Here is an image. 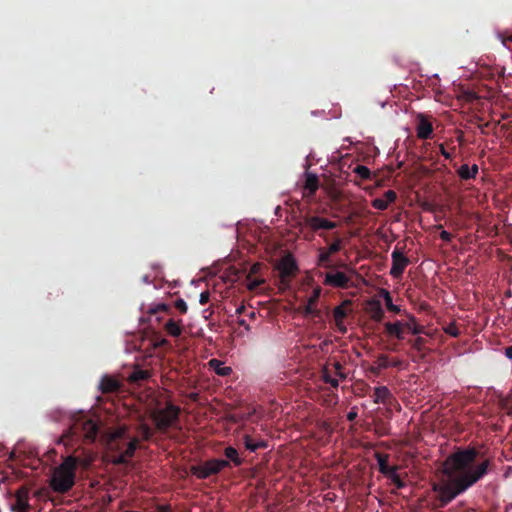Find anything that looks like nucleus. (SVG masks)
Masks as SVG:
<instances>
[{
    "label": "nucleus",
    "instance_id": "1",
    "mask_svg": "<svg viewBox=\"0 0 512 512\" xmlns=\"http://www.w3.org/2000/svg\"><path fill=\"white\" fill-rule=\"evenodd\" d=\"M478 456L479 451L476 448L468 447L456 450L445 459L443 474L448 479L432 486L439 502L437 507H445L488 473L492 461L485 458L476 464Z\"/></svg>",
    "mask_w": 512,
    "mask_h": 512
},
{
    "label": "nucleus",
    "instance_id": "2",
    "mask_svg": "<svg viewBox=\"0 0 512 512\" xmlns=\"http://www.w3.org/2000/svg\"><path fill=\"white\" fill-rule=\"evenodd\" d=\"M99 426L86 413L79 412L72 416L71 424L61 436L60 442L66 446L93 443L98 435Z\"/></svg>",
    "mask_w": 512,
    "mask_h": 512
},
{
    "label": "nucleus",
    "instance_id": "3",
    "mask_svg": "<svg viewBox=\"0 0 512 512\" xmlns=\"http://www.w3.org/2000/svg\"><path fill=\"white\" fill-rule=\"evenodd\" d=\"M126 426H119L110 432L108 447L117 454L113 456L112 462L116 465H125L135 454L138 447V439L130 438Z\"/></svg>",
    "mask_w": 512,
    "mask_h": 512
},
{
    "label": "nucleus",
    "instance_id": "4",
    "mask_svg": "<svg viewBox=\"0 0 512 512\" xmlns=\"http://www.w3.org/2000/svg\"><path fill=\"white\" fill-rule=\"evenodd\" d=\"M77 459L68 456L58 467L55 468L50 486L57 493L68 492L75 483V470Z\"/></svg>",
    "mask_w": 512,
    "mask_h": 512
},
{
    "label": "nucleus",
    "instance_id": "5",
    "mask_svg": "<svg viewBox=\"0 0 512 512\" xmlns=\"http://www.w3.org/2000/svg\"><path fill=\"white\" fill-rule=\"evenodd\" d=\"M298 226L302 231L308 229L311 232V237L306 236V239H312L314 234H317L328 243L330 238L325 231L337 228L338 223L318 215L305 214L299 221Z\"/></svg>",
    "mask_w": 512,
    "mask_h": 512
},
{
    "label": "nucleus",
    "instance_id": "6",
    "mask_svg": "<svg viewBox=\"0 0 512 512\" xmlns=\"http://www.w3.org/2000/svg\"><path fill=\"white\" fill-rule=\"evenodd\" d=\"M180 408L171 402H168L164 408L155 409L151 413V418L156 429L165 432L174 426L179 420Z\"/></svg>",
    "mask_w": 512,
    "mask_h": 512
},
{
    "label": "nucleus",
    "instance_id": "7",
    "mask_svg": "<svg viewBox=\"0 0 512 512\" xmlns=\"http://www.w3.org/2000/svg\"><path fill=\"white\" fill-rule=\"evenodd\" d=\"M275 269L278 272L279 285L286 289L290 287L292 279L298 272V266L291 254L283 256L276 264Z\"/></svg>",
    "mask_w": 512,
    "mask_h": 512
},
{
    "label": "nucleus",
    "instance_id": "8",
    "mask_svg": "<svg viewBox=\"0 0 512 512\" xmlns=\"http://www.w3.org/2000/svg\"><path fill=\"white\" fill-rule=\"evenodd\" d=\"M230 467V461L221 459H210L203 464L192 466L191 473L198 479H206L216 475L225 468Z\"/></svg>",
    "mask_w": 512,
    "mask_h": 512
},
{
    "label": "nucleus",
    "instance_id": "9",
    "mask_svg": "<svg viewBox=\"0 0 512 512\" xmlns=\"http://www.w3.org/2000/svg\"><path fill=\"white\" fill-rule=\"evenodd\" d=\"M391 259L392 266L390 269V275L393 278L398 279L403 275L405 268L410 264V260L398 248H395L391 253Z\"/></svg>",
    "mask_w": 512,
    "mask_h": 512
},
{
    "label": "nucleus",
    "instance_id": "10",
    "mask_svg": "<svg viewBox=\"0 0 512 512\" xmlns=\"http://www.w3.org/2000/svg\"><path fill=\"white\" fill-rule=\"evenodd\" d=\"M11 509L14 512H30L31 505L29 504V489L26 486H21L14 495V502L11 503Z\"/></svg>",
    "mask_w": 512,
    "mask_h": 512
},
{
    "label": "nucleus",
    "instance_id": "11",
    "mask_svg": "<svg viewBox=\"0 0 512 512\" xmlns=\"http://www.w3.org/2000/svg\"><path fill=\"white\" fill-rule=\"evenodd\" d=\"M433 125L430 117L423 113L416 115V134L419 139L427 140L433 135Z\"/></svg>",
    "mask_w": 512,
    "mask_h": 512
},
{
    "label": "nucleus",
    "instance_id": "12",
    "mask_svg": "<svg viewBox=\"0 0 512 512\" xmlns=\"http://www.w3.org/2000/svg\"><path fill=\"white\" fill-rule=\"evenodd\" d=\"M350 279L343 272L326 273L324 278V285L331 286L334 288H347L349 286Z\"/></svg>",
    "mask_w": 512,
    "mask_h": 512
},
{
    "label": "nucleus",
    "instance_id": "13",
    "mask_svg": "<svg viewBox=\"0 0 512 512\" xmlns=\"http://www.w3.org/2000/svg\"><path fill=\"white\" fill-rule=\"evenodd\" d=\"M372 397L376 404L391 405L395 401L393 394L387 386L375 387Z\"/></svg>",
    "mask_w": 512,
    "mask_h": 512
},
{
    "label": "nucleus",
    "instance_id": "14",
    "mask_svg": "<svg viewBox=\"0 0 512 512\" xmlns=\"http://www.w3.org/2000/svg\"><path fill=\"white\" fill-rule=\"evenodd\" d=\"M397 199V194L394 190H387L384 193L383 198H375L372 200L371 205L373 208L384 211L388 208V206L395 202Z\"/></svg>",
    "mask_w": 512,
    "mask_h": 512
},
{
    "label": "nucleus",
    "instance_id": "15",
    "mask_svg": "<svg viewBox=\"0 0 512 512\" xmlns=\"http://www.w3.org/2000/svg\"><path fill=\"white\" fill-rule=\"evenodd\" d=\"M303 188H304V193H303L304 197L313 198L319 188V179H318L317 175L312 174V173H307Z\"/></svg>",
    "mask_w": 512,
    "mask_h": 512
},
{
    "label": "nucleus",
    "instance_id": "16",
    "mask_svg": "<svg viewBox=\"0 0 512 512\" xmlns=\"http://www.w3.org/2000/svg\"><path fill=\"white\" fill-rule=\"evenodd\" d=\"M121 386V383L116 378L105 375L101 379L99 388L102 393L108 394L119 391Z\"/></svg>",
    "mask_w": 512,
    "mask_h": 512
},
{
    "label": "nucleus",
    "instance_id": "17",
    "mask_svg": "<svg viewBox=\"0 0 512 512\" xmlns=\"http://www.w3.org/2000/svg\"><path fill=\"white\" fill-rule=\"evenodd\" d=\"M224 456L226 457L225 460L230 461V467L235 466L239 467L243 464L244 459L240 456L237 449H235L232 446H228L224 449Z\"/></svg>",
    "mask_w": 512,
    "mask_h": 512
},
{
    "label": "nucleus",
    "instance_id": "18",
    "mask_svg": "<svg viewBox=\"0 0 512 512\" xmlns=\"http://www.w3.org/2000/svg\"><path fill=\"white\" fill-rule=\"evenodd\" d=\"M385 330L389 336L396 337L398 340H403L405 338L403 323L400 321H396L394 323L387 322L385 324Z\"/></svg>",
    "mask_w": 512,
    "mask_h": 512
},
{
    "label": "nucleus",
    "instance_id": "19",
    "mask_svg": "<svg viewBox=\"0 0 512 512\" xmlns=\"http://www.w3.org/2000/svg\"><path fill=\"white\" fill-rule=\"evenodd\" d=\"M243 443L247 450L256 452L258 449L267 448L268 443L264 440H254L250 435L245 434L243 436Z\"/></svg>",
    "mask_w": 512,
    "mask_h": 512
},
{
    "label": "nucleus",
    "instance_id": "20",
    "mask_svg": "<svg viewBox=\"0 0 512 512\" xmlns=\"http://www.w3.org/2000/svg\"><path fill=\"white\" fill-rule=\"evenodd\" d=\"M369 314L371 319L376 322H380L384 318V310L378 300H374L369 304Z\"/></svg>",
    "mask_w": 512,
    "mask_h": 512
},
{
    "label": "nucleus",
    "instance_id": "21",
    "mask_svg": "<svg viewBox=\"0 0 512 512\" xmlns=\"http://www.w3.org/2000/svg\"><path fill=\"white\" fill-rule=\"evenodd\" d=\"M332 255L327 251L326 248L321 247L318 249L317 265L325 268H333L331 261Z\"/></svg>",
    "mask_w": 512,
    "mask_h": 512
},
{
    "label": "nucleus",
    "instance_id": "22",
    "mask_svg": "<svg viewBox=\"0 0 512 512\" xmlns=\"http://www.w3.org/2000/svg\"><path fill=\"white\" fill-rule=\"evenodd\" d=\"M209 365L219 376H228L232 373V369L228 366H224L220 360L211 359Z\"/></svg>",
    "mask_w": 512,
    "mask_h": 512
},
{
    "label": "nucleus",
    "instance_id": "23",
    "mask_svg": "<svg viewBox=\"0 0 512 512\" xmlns=\"http://www.w3.org/2000/svg\"><path fill=\"white\" fill-rule=\"evenodd\" d=\"M166 332L173 337H178L182 333V327L179 322L170 318L164 325Z\"/></svg>",
    "mask_w": 512,
    "mask_h": 512
},
{
    "label": "nucleus",
    "instance_id": "24",
    "mask_svg": "<svg viewBox=\"0 0 512 512\" xmlns=\"http://www.w3.org/2000/svg\"><path fill=\"white\" fill-rule=\"evenodd\" d=\"M377 462H378V466H379V471L387 476L388 474H390L395 468H397V466H389L388 464V455H381V454H378L377 455Z\"/></svg>",
    "mask_w": 512,
    "mask_h": 512
},
{
    "label": "nucleus",
    "instance_id": "25",
    "mask_svg": "<svg viewBox=\"0 0 512 512\" xmlns=\"http://www.w3.org/2000/svg\"><path fill=\"white\" fill-rule=\"evenodd\" d=\"M343 248V239L338 233L333 234V241L326 247L327 251L333 256Z\"/></svg>",
    "mask_w": 512,
    "mask_h": 512
},
{
    "label": "nucleus",
    "instance_id": "26",
    "mask_svg": "<svg viewBox=\"0 0 512 512\" xmlns=\"http://www.w3.org/2000/svg\"><path fill=\"white\" fill-rule=\"evenodd\" d=\"M149 377L150 372L148 370L137 368L130 374L129 381L133 383H139L147 380Z\"/></svg>",
    "mask_w": 512,
    "mask_h": 512
},
{
    "label": "nucleus",
    "instance_id": "27",
    "mask_svg": "<svg viewBox=\"0 0 512 512\" xmlns=\"http://www.w3.org/2000/svg\"><path fill=\"white\" fill-rule=\"evenodd\" d=\"M380 293L385 301L387 309L394 313H400V307L393 304L390 292L386 289H382Z\"/></svg>",
    "mask_w": 512,
    "mask_h": 512
},
{
    "label": "nucleus",
    "instance_id": "28",
    "mask_svg": "<svg viewBox=\"0 0 512 512\" xmlns=\"http://www.w3.org/2000/svg\"><path fill=\"white\" fill-rule=\"evenodd\" d=\"M403 328L410 331L413 335H420L424 332V327L416 323L415 317H411V322L403 324Z\"/></svg>",
    "mask_w": 512,
    "mask_h": 512
},
{
    "label": "nucleus",
    "instance_id": "29",
    "mask_svg": "<svg viewBox=\"0 0 512 512\" xmlns=\"http://www.w3.org/2000/svg\"><path fill=\"white\" fill-rule=\"evenodd\" d=\"M353 172L356 174L358 178L361 180H370L371 179V171L368 167L364 165H357Z\"/></svg>",
    "mask_w": 512,
    "mask_h": 512
},
{
    "label": "nucleus",
    "instance_id": "30",
    "mask_svg": "<svg viewBox=\"0 0 512 512\" xmlns=\"http://www.w3.org/2000/svg\"><path fill=\"white\" fill-rule=\"evenodd\" d=\"M321 378L325 383L330 384L333 388H337L339 386L338 380L330 375L327 367L322 369Z\"/></svg>",
    "mask_w": 512,
    "mask_h": 512
},
{
    "label": "nucleus",
    "instance_id": "31",
    "mask_svg": "<svg viewBox=\"0 0 512 512\" xmlns=\"http://www.w3.org/2000/svg\"><path fill=\"white\" fill-rule=\"evenodd\" d=\"M264 279L262 278H253L251 274L247 276V288L250 291L256 290L259 286L264 283Z\"/></svg>",
    "mask_w": 512,
    "mask_h": 512
},
{
    "label": "nucleus",
    "instance_id": "32",
    "mask_svg": "<svg viewBox=\"0 0 512 512\" xmlns=\"http://www.w3.org/2000/svg\"><path fill=\"white\" fill-rule=\"evenodd\" d=\"M397 469L398 468H395L390 474L387 475V477L393 482L397 489H402L405 487V482L397 474Z\"/></svg>",
    "mask_w": 512,
    "mask_h": 512
},
{
    "label": "nucleus",
    "instance_id": "33",
    "mask_svg": "<svg viewBox=\"0 0 512 512\" xmlns=\"http://www.w3.org/2000/svg\"><path fill=\"white\" fill-rule=\"evenodd\" d=\"M347 312L343 305L336 306L333 309V317L335 322H341L346 317Z\"/></svg>",
    "mask_w": 512,
    "mask_h": 512
},
{
    "label": "nucleus",
    "instance_id": "34",
    "mask_svg": "<svg viewBox=\"0 0 512 512\" xmlns=\"http://www.w3.org/2000/svg\"><path fill=\"white\" fill-rule=\"evenodd\" d=\"M457 174L458 176L462 179V180H470V179H473L472 177V174L469 170V165L468 164H463L459 167V169L457 170Z\"/></svg>",
    "mask_w": 512,
    "mask_h": 512
},
{
    "label": "nucleus",
    "instance_id": "35",
    "mask_svg": "<svg viewBox=\"0 0 512 512\" xmlns=\"http://www.w3.org/2000/svg\"><path fill=\"white\" fill-rule=\"evenodd\" d=\"M138 431L141 438L145 441L149 440L153 435L151 428L147 424H141Z\"/></svg>",
    "mask_w": 512,
    "mask_h": 512
},
{
    "label": "nucleus",
    "instance_id": "36",
    "mask_svg": "<svg viewBox=\"0 0 512 512\" xmlns=\"http://www.w3.org/2000/svg\"><path fill=\"white\" fill-rule=\"evenodd\" d=\"M446 334L452 337H458L460 334L459 328L455 323H450L444 328Z\"/></svg>",
    "mask_w": 512,
    "mask_h": 512
},
{
    "label": "nucleus",
    "instance_id": "37",
    "mask_svg": "<svg viewBox=\"0 0 512 512\" xmlns=\"http://www.w3.org/2000/svg\"><path fill=\"white\" fill-rule=\"evenodd\" d=\"M315 305L307 302V304L303 306H299L298 311L305 317L308 318L310 314L312 313Z\"/></svg>",
    "mask_w": 512,
    "mask_h": 512
},
{
    "label": "nucleus",
    "instance_id": "38",
    "mask_svg": "<svg viewBox=\"0 0 512 512\" xmlns=\"http://www.w3.org/2000/svg\"><path fill=\"white\" fill-rule=\"evenodd\" d=\"M320 294H321V288L320 287L315 288L313 290L312 294L310 295V297L308 298L307 302H309V303H311V304L316 306L317 303H318Z\"/></svg>",
    "mask_w": 512,
    "mask_h": 512
},
{
    "label": "nucleus",
    "instance_id": "39",
    "mask_svg": "<svg viewBox=\"0 0 512 512\" xmlns=\"http://www.w3.org/2000/svg\"><path fill=\"white\" fill-rule=\"evenodd\" d=\"M175 308L182 314H185L188 310L186 302L181 298L175 301Z\"/></svg>",
    "mask_w": 512,
    "mask_h": 512
},
{
    "label": "nucleus",
    "instance_id": "40",
    "mask_svg": "<svg viewBox=\"0 0 512 512\" xmlns=\"http://www.w3.org/2000/svg\"><path fill=\"white\" fill-rule=\"evenodd\" d=\"M377 362L380 369H386L389 367L388 357L384 354L378 357Z\"/></svg>",
    "mask_w": 512,
    "mask_h": 512
},
{
    "label": "nucleus",
    "instance_id": "41",
    "mask_svg": "<svg viewBox=\"0 0 512 512\" xmlns=\"http://www.w3.org/2000/svg\"><path fill=\"white\" fill-rule=\"evenodd\" d=\"M310 318L311 320H314V321H320L322 319V312L321 310H319L316 306L314 307L312 313L310 314V316L308 317Z\"/></svg>",
    "mask_w": 512,
    "mask_h": 512
},
{
    "label": "nucleus",
    "instance_id": "42",
    "mask_svg": "<svg viewBox=\"0 0 512 512\" xmlns=\"http://www.w3.org/2000/svg\"><path fill=\"white\" fill-rule=\"evenodd\" d=\"M357 417H358V408L356 406H354L347 413V420L350 422H353Z\"/></svg>",
    "mask_w": 512,
    "mask_h": 512
},
{
    "label": "nucleus",
    "instance_id": "43",
    "mask_svg": "<svg viewBox=\"0 0 512 512\" xmlns=\"http://www.w3.org/2000/svg\"><path fill=\"white\" fill-rule=\"evenodd\" d=\"M333 367H334V369H335L336 374H337L340 378L344 379V378H345V375H344V373H343V366H342V364H341L340 362L336 361V362H334V363H333Z\"/></svg>",
    "mask_w": 512,
    "mask_h": 512
},
{
    "label": "nucleus",
    "instance_id": "44",
    "mask_svg": "<svg viewBox=\"0 0 512 512\" xmlns=\"http://www.w3.org/2000/svg\"><path fill=\"white\" fill-rule=\"evenodd\" d=\"M424 344H425V339H424V338H422V337H417V338L413 341L412 346H413L415 349H417V350H419V351H420V350L423 348Z\"/></svg>",
    "mask_w": 512,
    "mask_h": 512
},
{
    "label": "nucleus",
    "instance_id": "45",
    "mask_svg": "<svg viewBox=\"0 0 512 512\" xmlns=\"http://www.w3.org/2000/svg\"><path fill=\"white\" fill-rule=\"evenodd\" d=\"M167 310H168V307L166 305L159 304L156 307L150 309V314L151 315H156V314H158L161 311H167Z\"/></svg>",
    "mask_w": 512,
    "mask_h": 512
},
{
    "label": "nucleus",
    "instance_id": "46",
    "mask_svg": "<svg viewBox=\"0 0 512 512\" xmlns=\"http://www.w3.org/2000/svg\"><path fill=\"white\" fill-rule=\"evenodd\" d=\"M209 299H210V293L209 291H204L200 294V297H199V303L201 305H205L209 302Z\"/></svg>",
    "mask_w": 512,
    "mask_h": 512
},
{
    "label": "nucleus",
    "instance_id": "47",
    "mask_svg": "<svg viewBox=\"0 0 512 512\" xmlns=\"http://www.w3.org/2000/svg\"><path fill=\"white\" fill-rule=\"evenodd\" d=\"M502 43L509 50H512V34L507 37L502 36Z\"/></svg>",
    "mask_w": 512,
    "mask_h": 512
},
{
    "label": "nucleus",
    "instance_id": "48",
    "mask_svg": "<svg viewBox=\"0 0 512 512\" xmlns=\"http://www.w3.org/2000/svg\"><path fill=\"white\" fill-rule=\"evenodd\" d=\"M440 239L445 242H450L452 240V234L446 230H442L440 232Z\"/></svg>",
    "mask_w": 512,
    "mask_h": 512
},
{
    "label": "nucleus",
    "instance_id": "49",
    "mask_svg": "<svg viewBox=\"0 0 512 512\" xmlns=\"http://www.w3.org/2000/svg\"><path fill=\"white\" fill-rule=\"evenodd\" d=\"M439 150H440L441 155H442L445 159H451V158H452V154H451L449 151H447V150L445 149V147H444V145H443V144H440V145H439Z\"/></svg>",
    "mask_w": 512,
    "mask_h": 512
},
{
    "label": "nucleus",
    "instance_id": "50",
    "mask_svg": "<svg viewBox=\"0 0 512 512\" xmlns=\"http://www.w3.org/2000/svg\"><path fill=\"white\" fill-rule=\"evenodd\" d=\"M469 170H470V172L472 174L473 179L476 178V176L478 174V171H479L478 165L477 164H473L471 167L469 166Z\"/></svg>",
    "mask_w": 512,
    "mask_h": 512
},
{
    "label": "nucleus",
    "instance_id": "51",
    "mask_svg": "<svg viewBox=\"0 0 512 512\" xmlns=\"http://www.w3.org/2000/svg\"><path fill=\"white\" fill-rule=\"evenodd\" d=\"M335 324H336V326H337L338 330H339L341 333H343V334H344V333H346L347 328H346V326L344 325L343 321H341V322H335Z\"/></svg>",
    "mask_w": 512,
    "mask_h": 512
},
{
    "label": "nucleus",
    "instance_id": "52",
    "mask_svg": "<svg viewBox=\"0 0 512 512\" xmlns=\"http://www.w3.org/2000/svg\"><path fill=\"white\" fill-rule=\"evenodd\" d=\"M158 512H172L169 505H161L158 507Z\"/></svg>",
    "mask_w": 512,
    "mask_h": 512
},
{
    "label": "nucleus",
    "instance_id": "53",
    "mask_svg": "<svg viewBox=\"0 0 512 512\" xmlns=\"http://www.w3.org/2000/svg\"><path fill=\"white\" fill-rule=\"evenodd\" d=\"M505 355L507 358L512 359V345L505 348Z\"/></svg>",
    "mask_w": 512,
    "mask_h": 512
},
{
    "label": "nucleus",
    "instance_id": "54",
    "mask_svg": "<svg viewBox=\"0 0 512 512\" xmlns=\"http://www.w3.org/2000/svg\"><path fill=\"white\" fill-rule=\"evenodd\" d=\"M259 268H260V264H258V263H257V264H254V265L252 266V268H251V273H250V274L252 275V274L257 273V272H258V270H259Z\"/></svg>",
    "mask_w": 512,
    "mask_h": 512
},
{
    "label": "nucleus",
    "instance_id": "55",
    "mask_svg": "<svg viewBox=\"0 0 512 512\" xmlns=\"http://www.w3.org/2000/svg\"><path fill=\"white\" fill-rule=\"evenodd\" d=\"M244 310H245V306H243V305H242V306H240V307H238V308L236 309V313H237L238 315H240V314H242V313L244 312Z\"/></svg>",
    "mask_w": 512,
    "mask_h": 512
},
{
    "label": "nucleus",
    "instance_id": "56",
    "mask_svg": "<svg viewBox=\"0 0 512 512\" xmlns=\"http://www.w3.org/2000/svg\"><path fill=\"white\" fill-rule=\"evenodd\" d=\"M238 323H239V325H240V326H244V327H246V329H248V326L246 325L245 320H243V319H242V320H239V322H238Z\"/></svg>",
    "mask_w": 512,
    "mask_h": 512
},
{
    "label": "nucleus",
    "instance_id": "57",
    "mask_svg": "<svg viewBox=\"0 0 512 512\" xmlns=\"http://www.w3.org/2000/svg\"><path fill=\"white\" fill-rule=\"evenodd\" d=\"M143 282H144V283H147V284H148V283H150L149 276H147V275H146V276H144V277H143Z\"/></svg>",
    "mask_w": 512,
    "mask_h": 512
},
{
    "label": "nucleus",
    "instance_id": "58",
    "mask_svg": "<svg viewBox=\"0 0 512 512\" xmlns=\"http://www.w3.org/2000/svg\"><path fill=\"white\" fill-rule=\"evenodd\" d=\"M197 396H198L197 394H193V395H192V398H193L194 400H196V399H197Z\"/></svg>",
    "mask_w": 512,
    "mask_h": 512
},
{
    "label": "nucleus",
    "instance_id": "59",
    "mask_svg": "<svg viewBox=\"0 0 512 512\" xmlns=\"http://www.w3.org/2000/svg\"><path fill=\"white\" fill-rule=\"evenodd\" d=\"M254 316H255V312H251L250 317H254Z\"/></svg>",
    "mask_w": 512,
    "mask_h": 512
},
{
    "label": "nucleus",
    "instance_id": "60",
    "mask_svg": "<svg viewBox=\"0 0 512 512\" xmlns=\"http://www.w3.org/2000/svg\"><path fill=\"white\" fill-rule=\"evenodd\" d=\"M510 413L512 414V407H511Z\"/></svg>",
    "mask_w": 512,
    "mask_h": 512
}]
</instances>
